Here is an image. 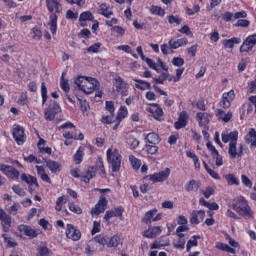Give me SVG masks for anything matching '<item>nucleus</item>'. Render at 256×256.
<instances>
[{
    "mask_svg": "<svg viewBox=\"0 0 256 256\" xmlns=\"http://www.w3.org/2000/svg\"><path fill=\"white\" fill-rule=\"evenodd\" d=\"M46 7L49 13H52L48 25L52 35H55L57 33V15L63 13V5H61V0H46Z\"/></svg>",
    "mask_w": 256,
    "mask_h": 256,
    "instance_id": "obj_1",
    "label": "nucleus"
},
{
    "mask_svg": "<svg viewBox=\"0 0 256 256\" xmlns=\"http://www.w3.org/2000/svg\"><path fill=\"white\" fill-rule=\"evenodd\" d=\"M74 83L86 95H91L93 91H99V81L92 77L79 76Z\"/></svg>",
    "mask_w": 256,
    "mask_h": 256,
    "instance_id": "obj_2",
    "label": "nucleus"
},
{
    "mask_svg": "<svg viewBox=\"0 0 256 256\" xmlns=\"http://www.w3.org/2000/svg\"><path fill=\"white\" fill-rule=\"evenodd\" d=\"M232 209L242 215V217H253V211H251V207L245 201V198L238 197L236 201L232 204Z\"/></svg>",
    "mask_w": 256,
    "mask_h": 256,
    "instance_id": "obj_3",
    "label": "nucleus"
},
{
    "mask_svg": "<svg viewBox=\"0 0 256 256\" xmlns=\"http://www.w3.org/2000/svg\"><path fill=\"white\" fill-rule=\"evenodd\" d=\"M107 160L110 165H112V171L114 173H117L121 169V160L122 156L119 154V151L117 149L112 150L109 148L107 150Z\"/></svg>",
    "mask_w": 256,
    "mask_h": 256,
    "instance_id": "obj_4",
    "label": "nucleus"
},
{
    "mask_svg": "<svg viewBox=\"0 0 256 256\" xmlns=\"http://www.w3.org/2000/svg\"><path fill=\"white\" fill-rule=\"evenodd\" d=\"M99 243V245H103V247H109V237L108 236H103V235H97L95 236L92 240L88 242V245L85 248V252L87 254L93 253L95 251V247Z\"/></svg>",
    "mask_w": 256,
    "mask_h": 256,
    "instance_id": "obj_5",
    "label": "nucleus"
},
{
    "mask_svg": "<svg viewBox=\"0 0 256 256\" xmlns=\"http://www.w3.org/2000/svg\"><path fill=\"white\" fill-rule=\"evenodd\" d=\"M58 113H61V106L57 102L52 101L44 114V119L46 121H54L55 115Z\"/></svg>",
    "mask_w": 256,
    "mask_h": 256,
    "instance_id": "obj_6",
    "label": "nucleus"
},
{
    "mask_svg": "<svg viewBox=\"0 0 256 256\" xmlns=\"http://www.w3.org/2000/svg\"><path fill=\"white\" fill-rule=\"evenodd\" d=\"M169 175H171V169L170 168H165L164 170L149 175V179L150 181H152V183H163V181H167V179L169 178Z\"/></svg>",
    "mask_w": 256,
    "mask_h": 256,
    "instance_id": "obj_7",
    "label": "nucleus"
},
{
    "mask_svg": "<svg viewBox=\"0 0 256 256\" xmlns=\"http://www.w3.org/2000/svg\"><path fill=\"white\" fill-rule=\"evenodd\" d=\"M105 105L106 110L109 111L110 115L103 116L101 121L107 125H111V123H115V104L113 101H106Z\"/></svg>",
    "mask_w": 256,
    "mask_h": 256,
    "instance_id": "obj_8",
    "label": "nucleus"
},
{
    "mask_svg": "<svg viewBox=\"0 0 256 256\" xmlns=\"http://www.w3.org/2000/svg\"><path fill=\"white\" fill-rule=\"evenodd\" d=\"M0 171L9 179H19L20 173L13 166L0 163Z\"/></svg>",
    "mask_w": 256,
    "mask_h": 256,
    "instance_id": "obj_9",
    "label": "nucleus"
},
{
    "mask_svg": "<svg viewBox=\"0 0 256 256\" xmlns=\"http://www.w3.org/2000/svg\"><path fill=\"white\" fill-rule=\"evenodd\" d=\"M66 237L72 241H79L81 239V230L72 224H67Z\"/></svg>",
    "mask_w": 256,
    "mask_h": 256,
    "instance_id": "obj_10",
    "label": "nucleus"
},
{
    "mask_svg": "<svg viewBox=\"0 0 256 256\" xmlns=\"http://www.w3.org/2000/svg\"><path fill=\"white\" fill-rule=\"evenodd\" d=\"M256 45V34L250 35L246 38L243 44L240 47L241 53H249Z\"/></svg>",
    "mask_w": 256,
    "mask_h": 256,
    "instance_id": "obj_11",
    "label": "nucleus"
},
{
    "mask_svg": "<svg viewBox=\"0 0 256 256\" xmlns=\"http://www.w3.org/2000/svg\"><path fill=\"white\" fill-rule=\"evenodd\" d=\"M13 138L17 145H23L25 143V129L21 126H16L12 132Z\"/></svg>",
    "mask_w": 256,
    "mask_h": 256,
    "instance_id": "obj_12",
    "label": "nucleus"
},
{
    "mask_svg": "<svg viewBox=\"0 0 256 256\" xmlns=\"http://www.w3.org/2000/svg\"><path fill=\"white\" fill-rule=\"evenodd\" d=\"M114 85L117 93H121V95H125V93H127V89H129V85L121 78V76L114 78Z\"/></svg>",
    "mask_w": 256,
    "mask_h": 256,
    "instance_id": "obj_13",
    "label": "nucleus"
},
{
    "mask_svg": "<svg viewBox=\"0 0 256 256\" xmlns=\"http://www.w3.org/2000/svg\"><path fill=\"white\" fill-rule=\"evenodd\" d=\"M107 205H108L107 199L104 196H101L95 208L92 209L91 214L99 215L100 213H105V210L107 209Z\"/></svg>",
    "mask_w": 256,
    "mask_h": 256,
    "instance_id": "obj_14",
    "label": "nucleus"
},
{
    "mask_svg": "<svg viewBox=\"0 0 256 256\" xmlns=\"http://www.w3.org/2000/svg\"><path fill=\"white\" fill-rule=\"evenodd\" d=\"M189 121V114H187V111H182L179 114L178 121L174 123L175 129H183L184 127H187V122Z\"/></svg>",
    "mask_w": 256,
    "mask_h": 256,
    "instance_id": "obj_15",
    "label": "nucleus"
},
{
    "mask_svg": "<svg viewBox=\"0 0 256 256\" xmlns=\"http://www.w3.org/2000/svg\"><path fill=\"white\" fill-rule=\"evenodd\" d=\"M147 111L152 114L154 119L159 120L163 117V108L157 103L150 104V107L147 108Z\"/></svg>",
    "mask_w": 256,
    "mask_h": 256,
    "instance_id": "obj_16",
    "label": "nucleus"
},
{
    "mask_svg": "<svg viewBox=\"0 0 256 256\" xmlns=\"http://www.w3.org/2000/svg\"><path fill=\"white\" fill-rule=\"evenodd\" d=\"M205 219V211L199 210V211H192L191 217H190V223L192 225H199L201 221Z\"/></svg>",
    "mask_w": 256,
    "mask_h": 256,
    "instance_id": "obj_17",
    "label": "nucleus"
},
{
    "mask_svg": "<svg viewBox=\"0 0 256 256\" xmlns=\"http://www.w3.org/2000/svg\"><path fill=\"white\" fill-rule=\"evenodd\" d=\"M210 117L209 113L207 112H198L196 114V119L199 123V127H208L209 122H210Z\"/></svg>",
    "mask_w": 256,
    "mask_h": 256,
    "instance_id": "obj_18",
    "label": "nucleus"
},
{
    "mask_svg": "<svg viewBox=\"0 0 256 256\" xmlns=\"http://www.w3.org/2000/svg\"><path fill=\"white\" fill-rule=\"evenodd\" d=\"M162 231L163 228L161 226L149 227L143 235L147 237V239H155V237L161 235Z\"/></svg>",
    "mask_w": 256,
    "mask_h": 256,
    "instance_id": "obj_19",
    "label": "nucleus"
},
{
    "mask_svg": "<svg viewBox=\"0 0 256 256\" xmlns=\"http://www.w3.org/2000/svg\"><path fill=\"white\" fill-rule=\"evenodd\" d=\"M18 229L21 233H24V235H26V237H29L30 239H35V237H37L38 235L37 231L28 225L22 224L18 227Z\"/></svg>",
    "mask_w": 256,
    "mask_h": 256,
    "instance_id": "obj_20",
    "label": "nucleus"
},
{
    "mask_svg": "<svg viewBox=\"0 0 256 256\" xmlns=\"http://www.w3.org/2000/svg\"><path fill=\"white\" fill-rule=\"evenodd\" d=\"M98 14L109 19L113 15V8L107 3H102L98 8Z\"/></svg>",
    "mask_w": 256,
    "mask_h": 256,
    "instance_id": "obj_21",
    "label": "nucleus"
},
{
    "mask_svg": "<svg viewBox=\"0 0 256 256\" xmlns=\"http://www.w3.org/2000/svg\"><path fill=\"white\" fill-rule=\"evenodd\" d=\"M44 163H46V167L50 169L51 173H59L61 171V164L55 160L51 159H43Z\"/></svg>",
    "mask_w": 256,
    "mask_h": 256,
    "instance_id": "obj_22",
    "label": "nucleus"
},
{
    "mask_svg": "<svg viewBox=\"0 0 256 256\" xmlns=\"http://www.w3.org/2000/svg\"><path fill=\"white\" fill-rule=\"evenodd\" d=\"M187 43H189L187 38H180L177 40H169L168 45L170 49H179V47H183V45H187Z\"/></svg>",
    "mask_w": 256,
    "mask_h": 256,
    "instance_id": "obj_23",
    "label": "nucleus"
},
{
    "mask_svg": "<svg viewBox=\"0 0 256 256\" xmlns=\"http://www.w3.org/2000/svg\"><path fill=\"white\" fill-rule=\"evenodd\" d=\"M237 139H239V132L233 131L230 133H222V141L223 143H232V141L237 142Z\"/></svg>",
    "mask_w": 256,
    "mask_h": 256,
    "instance_id": "obj_24",
    "label": "nucleus"
},
{
    "mask_svg": "<svg viewBox=\"0 0 256 256\" xmlns=\"http://www.w3.org/2000/svg\"><path fill=\"white\" fill-rule=\"evenodd\" d=\"M145 139L150 145H159V143H161V138L159 137V134L155 132L147 134Z\"/></svg>",
    "mask_w": 256,
    "mask_h": 256,
    "instance_id": "obj_25",
    "label": "nucleus"
},
{
    "mask_svg": "<svg viewBox=\"0 0 256 256\" xmlns=\"http://www.w3.org/2000/svg\"><path fill=\"white\" fill-rule=\"evenodd\" d=\"M95 168L90 167L88 168L86 173H82L80 176L81 181H83L84 183H89V181H91V179H93V177H95Z\"/></svg>",
    "mask_w": 256,
    "mask_h": 256,
    "instance_id": "obj_26",
    "label": "nucleus"
},
{
    "mask_svg": "<svg viewBox=\"0 0 256 256\" xmlns=\"http://www.w3.org/2000/svg\"><path fill=\"white\" fill-rule=\"evenodd\" d=\"M239 43H241V39L237 37H233L231 39L223 40L222 45L226 49H233V47H235V45H239Z\"/></svg>",
    "mask_w": 256,
    "mask_h": 256,
    "instance_id": "obj_27",
    "label": "nucleus"
},
{
    "mask_svg": "<svg viewBox=\"0 0 256 256\" xmlns=\"http://www.w3.org/2000/svg\"><path fill=\"white\" fill-rule=\"evenodd\" d=\"M94 19H95V17L93 16V14L90 11L81 13L80 17H79L81 27H85L86 21H93Z\"/></svg>",
    "mask_w": 256,
    "mask_h": 256,
    "instance_id": "obj_28",
    "label": "nucleus"
},
{
    "mask_svg": "<svg viewBox=\"0 0 256 256\" xmlns=\"http://www.w3.org/2000/svg\"><path fill=\"white\" fill-rule=\"evenodd\" d=\"M21 181H24V183H27V185H36V187H39V183H37V178L31 175L27 174H21L20 176Z\"/></svg>",
    "mask_w": 256,
    "mask_h": 256,
    "instance_id": "obj_29",
    "label": "nucleus"
},
{
    "mask_svg": "<svg viewBox=\"0 0 256 256\" xmlns=\"http://www.w3.org/2000/svg\"><path fill=\"white\" fill-rule=\"evenodd\" d=\"M157 215V209H152L145 213L144 217L142 218V223H145L146 225H151L153 222V217Z\"/></svg>",
    "mask_w": 256,
    "mask_h": 256,
    "instance_id": "obj_30",
    "label": "nucleus"
},
{
    "mask_svg": "<svg viewBox=\"0 0 256 256\" xmlns=\"http://www.w3.org/2000/svg\"><path fill=\"white\" fill-rule=\"evenodd\" d=\"M218 119H221L224 121V123H229L231 121V118L233 117V114L231 112L225 113L222 109H218L216 113Z\"/></svg>",
    "mask_w": 256,
    "mask_h": 256,
    "instance_id": "obj_31",
    "label": "nucleus"
},
{
    "mask_svg": "<svg viewBox=\"0 0 256 256\" xmlns=\"http://www.w3.org/2000/svg\"><path fill=\"white\" fill-rule=\"evenodd\" d=\"M246 143H251L252 147H256V131L254 128L249 130L248 135L245 136Z\"/></svg>",
    "mask_w": 256,
    "mask_h": 256,
    "instance_id": "obj_32",
    "label": "nucleus"
},
{
    "mask_svg": "<svg viewBox=\"0 0 256 256\" xmlns=\"http://www.w3.org/2000/svg\"><path fill=\"white\" fill-rule=\"evenodd\" d=\"M228 153L231 159H236L237 157H239V152L237 151V141H232L229 143Z\"/></svg>",
    "mask_w": 256,
    "mask_h": 256,
    "instance_id": "obj_33",
    "label": "nucleus"
},
{
    "mask_svg": "<svg viewBox=\"0 0 256 256\" xmlns=\"http://www.w3.org/2000/svg\"><path fill=\"white\" fill-rule=\"evenodd\" d=\"M0 221L7 227H11V216H9L3 209H0Z\"/></svg>",
    "mask_w": 256,
    "mask_h": 256,
    "instance_id": "obj_34",
    "label": "nucleus"
},
{
    "mask_svg": "<svg viewBox=\"0 0 256 256\" xmlns=\"http://www.w3.org/2000/svg\"><path fill=\"white\" fill-rule=\"evenodd\" d=\"M60 87L65 93H69V91H71V87L69 86V80L65 79V72L62 73Z\"/></svg>",
    "mask_w": 256,
    "mask_h": 256,
    "instance_id": "obj_35",
    "label": "nucleus"
},
{
    "mask_svg": "<svg viewBox=\"0 0 256 256\" xmlns=\"http://www.w3.org/2000/svg\"><path fill=\"white\" fill-rule=\"evenodd\" d=\"M150 13L152 15H158V17H165V9L159 6L152 5L150 8Z\"/></svg>",
    "mask_w": 256,
    "mask_h": 256,
    "instance_id": "obj_36",
    "label": "nucleus"
},
{
    "mask_svg": "<svg viewBox=\"0 0 256 256\" xmlns=\"http://www.w3.org/2000/svg\"><path fill=\"white\" fill-rule=\"evenodd\" d=\"M216 249H219L220 251H225L226 253L235 254V249L229 247V245L225 243H221V242L216 243Z\"/></svg>",
    "mask_w": 256,
    "mask_h": 256,
    "instance_id": "obj_37",
    "label": "nucleus"
},
{
    "mask_svg": "<svg viewBox=\"0 0 256 256\" xmlns=\"http://www.w3.org/2000/svg\"><path fill=\"white\" fill-rule=\"evenodd\" d=\"M2 237L4 239V243L7 244V247H10V248L17 247V241H15L14 238H11V236H8L7 234H3Z\"/></svg>",
    "mask_w": 256,
    "mask_h": 256,
    "instance_id": "obj_38",
    "label": "nucleus"
},
{
    "mask_svg": "<svg viewBox=\"0 0 256 256\" xmlns=\"http://www.w3.org/2000/svg\"><path fill=\"white\" fill-rule=\"evenodd\" d=\"M119 243H121V238L118 235L108 238V247H119Z\"/></svg>",
    "mask_w": 256,
    "mask_h": 256,
    "instance_id": "obj_39",
    "label": "nucleus"
},
{
    "mask_svg": "<svg viewBox=\"0 0 256 256\" xmlns=\"http://www.w3.org/2000/svg\"><path fill=\"white\" fill-rule=\"evenodd\" d=\"M129 161L132 165V168L135 169V171H137L141 168V160L137 159L135 156L130 155Z\"/></svg>",
    "mask_w": 256,
    "mask_h": 256,
    "instance_id": "obj_40",
    "label": "nucleus"
},
{
    "mask_svg": "<svg viewBox=\"0 0 256 256\" xmlns=\"http://www.w3.org/2000/svg\"><path fill=\"white\" fill-rule=\"evenodd\" d=\"M127 115H128L127 107L121 106L118 111L116 119L117 121H123V119H125Z\"/></svg>",
    "mask_w": 256,
    "mask_h": 256,
    "instance_id": "obj_41",
    "label": "nucleus"
},
{
    "mask_svg": "<svg viewBox=\"0 0 256 256\" xmlns=\"http://www.w3.org/2000/svg\"><path fill=\"white\" fill-rule=\"evenodd\" d=\"M213 159H215V165L216 167H222L223 165V156L219 154V151L214 152L211 154Z\"/></svg>",
    "mask_w": 256,
    "mask_h": 256,
    "instance_id": "obj_42",
    "label": "nucleus"
},
{
    "mask_svg": "<svg viewBox=\"0 0 256 256\" xmlns=\"http://www.w3.org/2000/svg\"><path fill=\"white\" fill-rule=\"evenodd\" d=\"M186 191H199V184L195 180H190L186 185Z\"/></svg>",
    "mask_w": 256,
    "mask_h": 256,
    "instance_id": "obj_43",
    "label": "nucleus"
},
{
    "mask_svg": "<svg viewBox=\"0 0 256 256\" xmlns=\"http://www.w3.org/2000/svg\"><path fill=\"white\" fill-rule=\"evenodd\" d=\"M145 149L149 155H155L159 151L157 144H146Z\"/></svg>",
    "mask_w": 256,
    "mask_h": 256,
    "instance_id": "obj_44",
    "label": "nucleus"
},
{
    "mask_svg": "<svg viewBox=\"0 0 256 256\" xmlns=\"http://www.w3.org/2000/svg\"><path fill=\"white\" fill-rule=\"evenodd\" d=\"M167 79H169V73L163 72L158 78H153V81L154 83L163 85L164 81H167Z\"/></svg>",
    "mask_w": 256,
    "mask_h": 256,
    "instance_id": "obj_45",
    "label": "nucleus"
},
{
    "mask_svg": "<svg viewBox=\"0 0 256 256\" xmlns=\"http://www.w3.org/2000/svg\"><path fill=\"white\" fill-rule=\"evenodd\" d=\"M225 179L229 185H239V179L233 174L226 175Z\"/></svg>",
    "mask_w": 256,
    "mask_h": 256,
    "instance_id": "obj_46",
    "label": "nucleus"
},
{
    "mask_svg": "<svg viewBox=\"0 0 256 256\" xmlns=\"http://www.w3.org/2000/svg\"><path fill=\"white\" fill-rule=\"evenodd\" d=\"M168 23L170 25H173L174 23L176 25H181V23H183V19L179 18V16L170 15L168 16Z\"/></svg>",
    "mask_w": 256,
    "mask_h": 256,
    "instance_id": "obj_47",
    "label": "nucleus"
},
{
    "mask_svg": "<svg viewBox=\"0 0 256 256\" xmlns=\"http://www.w3.org/2000/svg\"><path fill=\"white\" fill-rule=\"evenodd\" d=\"M41 95H42V105H45L47 102V86H45V82L41 83Z\"/></svg>",
    "mask_w": 256,
    "mask_h": 256,
    "instance_id": "obj_48",
    "label": "nucleus"
},
{
    "mask_svg": "<svg viewBox=\"0 0 256 256\" xmlns=\"http://www.w3.org/2000/svg\"><path fill=\"white\" fill-rule=\"evenodd\" d=\"M69 209L72 211V213H76V215H81V213H83V209H81V207L77 206L75 203H70Z\"/></svg>",
    "mask_w": 256,
    "mask_h": 256,
    "instance_id": "obj_49",
    "label": "nucleus"
},
{
    "mask_svg": "<svg viewBox=\"0 0 256 256\" xmlns=\"http://www.w3.org/2000/svg\"><path fill=\"white\" fill-rule=\"evenodd\" d=\"M143 61H145V63H147V65H148V67H150V69H154V71L159 72V69H157V63H155V61H153V59L146 57Z\"/></svg>",
    "mask_w": 256,
    "mask_h": 256,
    "instance_id": "obj_50",
    "label": "nucleus"
},
{
    "mask_svg": "<svg viewBox=\"0 0 256 256\" xmlns=\"http://www.w3.org/2000/svg\"><path fill=\"white\" fill-rule=\"evenodd\" d=\"M241 181H242L243 185H245V187H248L249 189H251V187H253V182H251V179H249V177H247V175L243 174L241 176Z\"/></svg>",
    "mask_w": 256,
    "mask_h": 256,
    "instance_id": "obj_51",
    "label": "nucleus"
},
{
    "mask_svg": "<svg viewBox=\"0 0 256 256\" xmlns=\"http://www.w3.org/2000/svg\"><path fill=\"white\" fill-rule=\"evenodd\" d=\"M74 161H75L76 165H79V163H81V161H83V150H81V148H79V150L74 155Z\"/></svg>",
    "mask_w": 256,
    "mask_h": 256,
    "instance_id": "obj_52",
    "label": "nucleus"
},
{
    "mask_svg": "<svg viewBox=\"0 0 256 256\" xmlns=\"http://www.w3.org/2000/svg\"><path fill=\"white\" fill-rule=\"evenodd\" d=\"M201 10V7H199V4H195L193 8H186L187 15H195V13H199Z\"/></svg>",
    "mask_w": 256,
    "mask_h": 256,
    "instance_id": "obj_53",
    "label": "nucleus"
},
{
    "mask_svg": "<svg viewBox=\"0 0 256 256\" xmlns=\"http://www.w3.org/2000/svg\"><path fill=\"white\" fill-rule=\"evenodd\" d=\"M172 65H175V67H183V65H185V60L181 57H175L172 60Z\"/></svg>",
    "mask_w": 256,
    "mask_h": 256,
    "instance_id": "obj_54",
    "label": "nucleus"
},
{
    "mask_svg": "<svg viewBox=\"0 0 256 256\" xmlns=\"http://www.w3.org/2000/svg\"><path fill=\"white\" fill-rule=\"evenodd\" d=\"M99 49H101V43H95L92 46L87 48L88 53H99Z\"/></svg>",
    "mask_w": 256,
    "mask_h": 256,
    "instance_id": "obj_55",
    "label": "nucleus"
},
{
    "mask_svg": "<svg viewBox=\"0 0 256 256\" xmlns=\"http://www.w3.org/2000/svg\"><path fill=\"white\" fill-rule=\"evenodd\" d=\"M166 245H169V241L162 242V241H155L151 245V249H159L160 247H166Z\"/></svg>",
    "mask_w": 256,
    "mask_h": 256,
    "instance_id": "obj_56",
    "label": "nucleus"
},
{
    "mask_svg": "<svg viewBox=\"0 0 256 256\" xmlns=\"http://www.w3.org/2000/svg\"><path fill=\"white\" fill-rule=\"evenodd\" d=\"M32 32H33V39H35L36 41H39V39H41L42 37V32L39 28L35 27L32 29Z\"/></svg>",
    "mask_w": 256,
    "mask_h": 256,
    "instance_id": "obj_57",
    "label": "nucleus"
},
{
    "mask_svg": "<svg viewBox=\"0 0 256 256\" xmlns=\"http://www.w3.org/2000/svg\"><path fill=\"white\" fill-rule=\"evenodd\" d=\"M222 97L231 103V101L235 99V91L230 90L229 92L224 93Z\"/></svg>",
    "mask_w": 256,
    "mask_h": 256,
    "instance_id": "obj_58",
    "label": "nucleus"
},
{
    "mask_svg": "<svg viewBox=\"0 0 256 256\" xmlns=\"http://www.w3.org/2000/svg\"><path fill=\"white\" fill-rule=\"evenodd\" d=\"M12 191L16 193V195H19L20 197H25V190L23 188H20L18 185H14L12 187Z\"/></svg>",
    "mask_w": 256,
    "mask_h": 256,
    "instance_id": "obj_59",
    "label": "nucleus"
},
{
    "mask_svg": "<svg viewBox=\"0 0 256 256\" xmlns=\"http://www.w3.org/2000/svg\"><path fill=\"white\" fill-rule=\"evenodd\" d=\"M80 101V109L85 114V112L89 111V103H87V100H79Z\"/></svg>",
    "mask_w": 256,
    "mask_h": 256,
    "instance_id": "obj_60",
    "label": "nucleus"
},
{
    "mask_svg": "<svg viewBox=\"0 0 256 256\" xmlns=\"http://www.w3.org/2000/svg\"><path fill=\"white\" fill-rule=\"evenodd\" d=\"M223 21L226 23H229V21H233L234 19V14L231 12H225L222 16Z\"/></svg>",
    "mask_w": 256,
    "mask_h": 256,
    "instance_id": "obj_61",
    "label": "nucleus"
},
{
    "mask_svg": "<svg viewBox=\"0 0 256 256\" xmlns=\"http://www.w3.org/2000/svg\"><path fill=\"white\" fill-rule=\"evenodd\" d=\"M101 223L97 222V221H94L93 223V229L91 231L92 235H95L97 233H100L101 231Z\"/></svg>",
    "mask_w": 256,
    "mask_h": 256,
    "instance_id": "obj_62",
    "label": "nucleus"
},
{
    "mask_svg": "<svg viewBox=\"0 0 256 256\" xmlns=\"http://www.w3.org/2000/svg\"><path fill=\"white\" fill-rule=\"evenodd\" d=\"M17 103L18 105H25L27 103V93L22 92Z\"/></svg>",
    "mask_w": 256,
    "mask_h": 256,
    "instance_id": "obj_63",
    "label": "nucleus"
},
{
    "mask_svg": "<svg viewBox=\"0 0 256 256\" xmlns=\"http://www.w3.org/2000/svg\"><path fill=\"white\" fill-rule=\"evenodd\" d=\"M178 139H179V134H173V135L169 136V138H168L169 145H175V143H177Z\"/></svg>",
    "mask_w": 256,
    "mask_h": 256,
    "instance_id": "obj_64",
    "label": "nucleus"
}]
</instances>
